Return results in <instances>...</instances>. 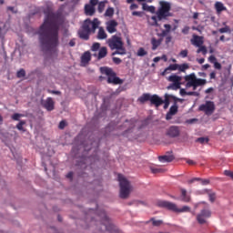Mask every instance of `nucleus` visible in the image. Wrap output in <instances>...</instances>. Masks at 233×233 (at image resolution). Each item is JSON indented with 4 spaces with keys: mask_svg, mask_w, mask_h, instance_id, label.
<instances>
[{
    "mask_svg": "<svg viewBox=\"0 0 233 233\" xmlns=\"http://www.w3.org/2000/svg\"><path fill=\"white\" fill-rule=\"evenodd\" d=\"M148 222H153V226L154 227H159L163 224V221L162 220H155L154 218H151L149 221H147V223Z\"/></svg>",
    "mask_w": 233,
    "mask_h": 233,
    "instance_id": "obj_34",
    "label": "nucleus"
},
{
    "mask_svg": "<svg viewBox=\"0 0 233 233\" xmlns=\"http://www.w3.org/2000/svg\"><path fill=\"white\" fill-rule=\"evenodd\" d=\"M163 38L157 39L156 37L151 38V50L156 51L159 46H161Z\"/></svg>",
    "mask_w": 233,
    "mask_h": 233,
    "instance_id": "obj_19",
    "label": "nucleus"
},
{
    "mask_svg": "<svg viewBox=\"0 0 233 233\" xmlns=\"http://www.w3.org/2000/svg\"><path fill=\"white\" fill-rule=\"evenodd\" d=\"M80 61L84 66L88 65L91 61L90 52H84L83 56L80 57Z\"/></svg>",
    "mask_w": 233,
    "mask_h": 233,
    "instance_id": "obj_20",
    "label": "nucleus"
},
{
    "mask_svg": "<svg viewBox=\"0 0 233 233\" xmlns=\"http://www.w3.org/2000/svg\"><path fill=\"white\" fill-rule=\"evenodd\" d=\"M106 38H107V34L105 32L103 27H99L97 32V39L105 40Z\"/></svg>",
    "mask_w": 233,
    "mask_h": 233,
    "instance_id": "obj_25",
    "label": "nucleus"
},
{
    "mask_svg": "<svg viewBox=\"0 0 233 233\" xmlns=\"http://www.w3.org/2000/svg\"><path fill=\"white\" fill-rule=\"evenodd\" d=\"M196 142H198L199 144H208V137H198L197 138Z\"/></svg>",
    "mask_w": 233,
    "mask_h": 233,
    "instance_id": "obj_36",
    "label": "nucleus"
},
{
    "mask_svg": "<svg viewBox=\"0 0 233 233\" xmlns=\"http://www.w3.org/2000/svg\"><path fill=\"white\" fill-rule=\"evenodd\" d=\"M41 105L47 112H52L55 110V102L52 97H47L46 100H42Z\"/></svg>",
    "mask_w": 233,
    "mask_h": 233,
    "instance_id": "obj_15",
    "label": "nucleus"
},
{
    "mask_svg": "<svg viewBox=\"0 0 233 233\" xmlns=\"http://www.w3.org/2000/svg\"><path fill=\"white\" fill-rule=\"evenodd\" d=\"M98 5V0H90L89 5L94 6Z\"/></svg>",
    "mask_w": 233,
    "mask_h": 233,
    "instance_id": "obj_52",
    "label": "nucleus"
},
{
    "mask_svg": "<svg viewBox=\"0 0 233 233\" xmlns=\"http://www.w3.org/2000/svg\"><path fill=\"white\" fill-rule=\"evenodd\" d=\"M225 176L229 177L233 180V172L230 170H225Z\"/></svg>",
    "mask_w": 233,
    "mask_h": 233,
    "instance_id": "obj_48",
    "label": "nucleus"
},
{
    "mask_svg": "<svg viewBox=\"0 0 233 233\" xmlns=\"http://www.w3.org/2000/svg\"><path fill=\"white\" fill-rule=\"evenodd\" d=\"M132 15H134V16H140V15H141V13L138 12V11H134V12L132 13Z\"/></svg>",
    "mask_w": 233,
    "mask_h": 233,
    "instance_id": "obj_64",
    "label": "nucleus"
},
{
    "mask_svg": "<svg viewBox=\"0 0 233 233\" xmlns=\"http://www.w3.org/2000/svg\"><path fill=\"white\" fill-rule=\"evenodd\" d=\"M95 13H96V9L94 5H85V15H94Z\"/></svg>",
    "mask_w": 233,
    "mask_h": 233,
    "instance_id": "obj_23",
    "label": "nucleus"
},
{
    "mask_svg": "<svg viewBox=\"0 0 233 233\" xmlns=\"http://www.w3.org/2000/svg\"><path fill=\"white\" fill-rule=\"evenodd\" d=\"M190 43L196 47H200L204 44L203 36L193 35V38H191Z\"/></svg>",
    "mask_w": 233,
    "mask_h": 233,
    "instance_id": "obj_18",
    "label": "nucleus"
},
{
    "mask_svg": "<svg viewBox=\"0 0 233 233\" xmlns=\"http://www.w3.org/2000/svg\"><path fill=\"white\" fill-rule=\"evenodd\" d=\"M47 92L48 94L61 96V91H55V90L48 89Z\"/></svg>",
    "mask_w": 233,
    "mask_h": 233,
    "instance_id": "obj_51",
    "label": "nucleus"
},
{
    "mask_svg": "<svg viewBox=\"0 0 233 233\" xmlns=\"http://www.w3.org/2000/svg\"><path fill=\"white\" fill-rule=\"evenodd\" d=\"M200 181H202V184H203L204 186H207V185H208V184L210 183V180H208V179H202V178H201Z\"/></svg>",
    "mask_w": 233,
    "mask_h": 233,
    "instance_id": "obj_60",
    "label": "nucleus"
},
{
    "mask_svg": "<svg viewBox=\"0 0 233 233\" xmlns=\"http://www.w3.org/2000/svg\"><path fill=\"white\" fill-rule=\"evenodd\" d=\"M177 102H174V105L169 107V111L167 112V114H170V115H176L177 113Z\"/></svg>",
    "mask_w": 233,
    "mask_h": 233,
    "instance_id": "obj_31",
    "label": "nucleus"
},
{
    "mask_svg": "<svg viewBox=\"0 0 233 233\" xmlns=\"http://www.w3.org/2000/svg\"><path fill=\"white\" fill-rule=\"evenodd\" d=\"M181 196L183 202L188 203L190 201V197L187 195V191H186V189L181 188Z\"/></svg>",
    "mask_w": 233,
    "mask_h": 233,
    "instance_id": "obj_26",
    "label": "nucleus"
},
{
    "mask_svg": "<svg viewBox=\"0 0 233 233\" xmlns=\"http://www.w3.org/2000/svg\"><path fill=\"white\" fill-rule=\"evenodd\" d=\"M118 181L120 187L119 198L122 199H127L132 191L130 181H128L121 174L118 175Z\"/></svg>",
    "mask_w": 233,
    "mask_h": 233,
    "instance_id": "obj_5",
    "label": "nucleus"
},
{
    "mask_svg": "<svg viewBox=\"0 0 233 233\" xmlns=\"http://www.w3.org/2000/svg\"><path fill=\"white\" fill-rule=\"evenodd\" d=\"M108 46L112 50H116L113 52V56L116 55H127V50L125 48L124 43L122 41V38L117 35H113L108 40Z\"/></svg>",
    "mask_w": 233,
    "mask_h": 233,
    "instance_id": "obj_4",
    "label": "nucleus"
},
{
    "mask_svg": "<svg viewBox=\"0 0 233 233\" xmlns=\"http://www.w3.org/2000/svg\"><path fill=\"white\" fill-rule=\"evenodd\" d=\"M26 76V71H25V69H20L19 71H17L16 73V76L17 78H23Z\"/></svg>",
    "mask_w": 233,
    "mask_h": 233,
    "instance_id": "obj_35",
    "label": "nucleus"
},
{
    "mask_svg": "<svg viewBox=\"0 0 233 233\" xmlns=\"http://www.w3.org/2000/svg\"><path fill=\"white\" fill-rule=\"evenodd\" d=\"M172 40V37L170 35L167 36V38H165V44L168 45L170 44Z\"/></svg>",
    "mask_w": 233,
    "mask_h": 233,
    "instance_id": "obj_57",
    "label": "nucleus"
},
{
    "mask_svg": "<svg viewBox=\"0 0 233 233\" xmlns=\"http://www.w3.org/2000/svg\"><path fill=\"white\" fill-rule=\"evenodd\" d=\"M171 11V4L170 2L167 1H160L159 7L157 12H156V15L157 16H151V20H153V26H158L157 21L167 20L168 17L172 16Z\"/></svg>",
    "mask_w": 233,
    "mask_h": 233,
    "instance_id": "obj_3",
    "label": "nucleus"
},
{
    "mask_svg": "<svg viewBox=\"0 0 233 233\" xmlns=\"http://www.w3.org/2000/svg\"><path fill=\"white\" fill-rule=\"evenodd\" d=\"M189 30H190V27L186 25L185 27L182 28V31L181 33L185 35H187L189 34Z\"/></svg>",
    "mask_w": 233,
    "mask_h": 233,
    "instance_id": "obj_44",
    "label": "nucleus"
},
{
    "mask_svg": "<svg viewBox=\"0 0 233 233\" xmlns=\"http://www.w3.org/2000/svg\"><path fill=\"white\" fill-rule=\"evenodd\" d=\"M180 133H181L180 127L172 126L167 129L166 135L168 137L176 138L180 137Z\"/></svg>",
    "mask_w": 233,
    "mask_h": 233,
    "instance_id": "obj_14",
    "label": "nucleus"
},
{
    "mask_svg": "<svg viewBox=\"0 0 233 233\" xmlns=\"http://www.w3.org/2000/svg\"><path fill=\"white\" fill-rule=\"evenodd\" d=\"M148 55V52L145 50L144 47H140L137 49V56L138 57H144Z\"/></svg>",
    "mask_w": 233,
    "mask_h": 233,
    "instance_id": "obj_29",
    "label": "nucleus"
},
{
    "mask_svg": "<svg viewBox=\"0 0 233 233\" xmlns=\"http://www.w3.org/2000/svg\"><path fill=\"white\" fill-rule=\"evenodd\" d=\"M165 31L170 32L171 31V25L169 24L164 25Z\"/></svg>",
    "mask_w": 233,
    "mask_h": 233,
    "instance_id": "obj_53",
    "label": "nucleus"
},
{
    "mask_svg": "<svg viewBox=\"0 0 233 233\" xmlns=\"http://www.w3.org/2000/svg\"><path fill=\"white\" fill-rule=\"evenodd\" d=\"M147 12H154L155 11V7H154V5H149V7H147Z\"/></svg>",
    "mask_w": 233,
    "mask_h": 233,
    "instance_id": "obj_63",
    "label": "nucleus"
},
{
    "mask_svg": "<svg viewBox=\"0 0 233 233\" xmlns=\"http://www.w3.org/2000/svg\"><path fill=\"white\" fill-rule=\"evenodd\" d=\"M106 56H107V48L101 47L100 50L98 51L97 59L100 60L102 58H105Z\"/></svg>",
    "mask_w": 233,
    "mask_h": 233,
    "instance_id": "obj_27",
    "label": "nucleus"
},
{
    "mask_svg": "<svg viewBox=\"0 0 233 233\" xmlns=\"http://www.w3.org/2000/svg\"><path fill=\"white\" fill-rule=\"evenodd\" d=\"M175 157L174 155H164V156H159L158 157V161L162 162V163H170L172 161H174Z\"/></svg>",
    "mask_w": 233,
    "mask_h": 233,
    "instance_id": "obj_22",
    "label": "nucleus"
},
{
    "mask_svg": "<svg viewBox=\"0 0 233 233\" xmlns=\"http://www.w3.org/2000/svg\"><path fill=\"white\" fill-rule=\"evenodd\" d=\"M25 116L23 114L20 113H15L13 114V116H11V119L14 121H20V118L24 117Z\"/></svg>",
    "mask_w": 233,
    "mask_h": 233,
    "instance_id": "obj_33",
    "label": "nucleus"
},
{
    "mask_svg": "<svg viewBox=\"0 0 233 233\" xmlns=\"http://www.w3.org/2000/svg\"><path fill=\"white\" fill-rule=\"evenodd\" d=\"M187 96L198 97L199 93L197 92V91H189V92L187 93Z\"/></svg>",
    "mask_w": 233,
    "mask_h": 233,
    "instance_id": "obj_45",
    "label": "nucleus"
},
{
    "mask_svg": "<svg viewBox=\"0 0 233 233\" xmlns=\"http://www.w3.org/2000/svg\"><path fill=\"white\" fill-rule=\"evenodd\" d=\"M197 181H201V178L200 177H194L190 180H187V184L192 185L193 183H195Z\"/></svg>",
    "mask_w": 233,
    "mask_h": 233,
    "instance_id": "obj_47",
    "label": "nucleus"
},
{
    "mask_svg": "<svg viewBox=\"0 0 233 233\" xmlns=\"http://www.w3.org/2000/svg\"><path fill=\"white\" fill-rule=\"evenodd\" d=\"M218 33H220V34L230 33V29L228 26H225V27L218 29Z\"/></svg>",
    "mask_w": 233,
    "mask_h": 233,
    "instance_id": "obj_40",
    "label": "nucleus"
},
{
    "mask_svg": "<svg viewBox=\"0 0 233 233\" xmlns=\"http://www.w3.org/2000/svg\"><path fill=\"white\" fill-rule=\"evenodd\" d=\"M212 215V212L208 207L203 208L200 210L199 214L197 215L196 219L197 222L199 223V225H204L207 223V219L210 218Z\"/></svg>",
    "mask_w": 233,
    "mask_h": 233,
    "instance_id": "obj_11",
    "label": "nucleus"
},
{
    "mask_svg": "<svg viewBox=\"0 0 233 233\" xmlns=\"http://www.w3.org/2000/svg\"><path fill=\"white\" fill-rule=\"evenodd\" d=\"M160 208H167L169 211H173L175 213H186L190 211V208L188 206H183L181 208H177V206L173 202L162 201L159 202Z\"/></svg>",
    "mask_w": 233,
    "mask_h": 233,
    "instance_id": "obj_9",
    "label": "nucleus"
},
{
    "mask_svg": "<svg viewBox=\"0 0 233 233\" xmlns=\"http://www.w3.org/2000/svg\"><path fill=\"white\" fill-rule=\"evenodd\" d=\"M151 172H153V174L163 173V172H165V169L157 168V167H151Z\"/></svg>",
    "mask_w": 233,
    "mask_h": 233,
    "instance_id": "obj_41",
    "label": "nucleus"
},
{
    "mask_svg": "<svg viewBox=\"0 0 233 233\" xmlns=\"http://www.w3.org/2000/svg\"><path fill=\"white\" fill-rule=\"evenodd\" d=\"M202 194H208L209 202L215 203L217 195L214 191H211L210 189H205L202 191Z\"/></svg>",
    "mask_w": 233,
    "mask_h": 233,
    "instance_id": "obj_21",
    "label": "nucleus"
},
{
    "mask_svg": "<svg viewBox=\"0 0 233 233\" xmlns=\"http://www.w3.org/2000/svg\"><path fill=\"white\" fill-rule=\"evenodd\" d=\"M137 101L140 104H145L147 101H150L151 105H154L156 107H159L163 105V99L158 96V95H150L148 93H145L140 97L137 98Z\"/></svg>",
    "mask_w": 233,
    "mask_h": 233,
    "instance_id": "obj_8",
    "label": "nucleus"
},
{
    "mask_svg": "<svg viewBox=\"0 0 233 233\" xmlns=\"http://www.w3.org/2000/svg\"><path fill=\"white\" fill-rule=\"evenodd\" d=\"M106 32H108L109 34L116 33V27L118 26V23L116 22V20H109L108 22H106Z\"/></svg>",
    "mask_w": 233,
    "mask_h": 233,
    "instance_id": "obj_16",
    "label": "nucleus"
},
{
    "mask_svg": "<svg viewBox=\"0 0 233 233\" xmlns=\"http://www.w3.org/2000/svg\"><path fill=\"white\" fill-rule=\"evenodd\" d=\"M214 65V68L218 69V70H220L221 69V64L220 63H213Z\"/></svg>",
    "mask_w": 233,
    "mask_h": 233,
    "instance_id": "obj_54",
    "label": "nucleus"
},
{
    "mask_svg": "<svg viewBox=\"0 0 233 233\" xmlns=\"http://www.w3.org/2000/svg\"><path fill=\"white\" fill-rule=\"evenodd\" d=\"M214 7L216 8V11L218 14H220L226 11V6L222 2H216V4L214 5Z\"/></svg>",
    "mask_w": 233,
    "mask_h": 233,
    "instance_id": "obj_24",
    "label": "nucleus"
},
{
    "mask_svg": "<svg viewBox=\"0 0 233 233\" xmlns=\"http://www.w3.org/2000/svg\"><path fill=\"white\" fill-rule=\"evenodd\" d=\"M138 8V5L137 4H132L131 6H129V9L131 10H136Z\"/></svg>",
    "mask_w": 233,
    "mask_h": 233,
    "instance_id": "obj_58",
    "label": "nucleus"
},
{
    "mask_svg": "<svg viewBox=\"0 0 233 233\" xmlns=\"http://www.w3.org/2000/svg\"><path fill=\"white\" fill-rule=\"evenodd\" d=\"M170 98H173L174 99V103H177V101H179V102H183L184 100L181 99V98H177L175 97L174 96L172 95H165V99L163 100V104H164V109H167L168 108V106L170 105Z\"/></svg>",
    "mask_w": 233,
    "mask_h": 233,
    "instance_id": "obj_17",
    "label": "nucleus"
},
{
    "mask_svg": "<svg viewBox=\"0 0 233 233\" xmlns=\"http://www.w3.org/2000/svg\"><path fill=\"white\" fill-rule=\"evenodd\" d=\"M171 71H172L171 69H167V67L162 72V76H167V75L170 74Z\"/></svg>",
    "mask_w": 233,
    "mask_h": 233,
    "instance_id": "obj_55",
    "label": "nucleus"
},
{
    "mask_svg": "<svg viewBox=\"0 0 233 233\" xmlns=\"http://www.w3.org/2000/svg\"><path fill=\"white\" fill-rule=\"evenodd\" d=\"M98 217L101 218L102 225H104L106 231L113 233L116 232V228L110 221L108 217L106 215V212L102 210Z\"/></svg>",
    "mask_w": 233,
    "mask_h": 233,
    "instance_id": "obj_10",
    "label": "nucleus"
},
{
    "mask_svg": "<svg viewBox=\"0 0 233 233\" xmlns=\"http://www.w3.org/2000/svg\"><path fill=\"white\" fill-rule=\"evenodd\" d=\"M100 72L102 75L108 76V79L106 80V82H108V84H113V85H122L123 84V80L121 78H119L118 76H116V73L114 72V70L112 68L107 67V66H102V67H100Z\"/></svg>",
    "mask_w": 233,
    "mask_h": 233,
    "instance_id": "obj_7",
    "label": "nucleus"
},
{
    "mask_svg": "<svg viewBox=\"0 0 233 233\" xmlns=\"http://www.w3.org/2000/svg\"><path fill=\"white\" fill-rule=\"evenodd\" d=\"M175 116L174 114H170V113H167V117L166 119L168 121V120H171L172 119V116Z\"/></svg>",
    "mask_w": 233,
    "mask_h": 233,
    "instance_id": "obj_61",
    "label": "nucleus"
},
{
    "mask_svg": "<svg viewBox=\"0 0 233 233\" xmlns=\"http://www.w3.org/2000/svg\"><path fill=\"white\" fill-rule=\"evenodd\" d=\"M208 62L211 63V64H215L217 63V58L215 56H209L208 57Z\"/></svg>",
    "mask_w": 233,
    "mask_h": 233,
    "instance_id": "obj_49",
    "label": "nucleus"
},
{
    "mask_svg": "<svg viewBox=\"0 0 233 233\" xmlns=\"http://www.w3.org/2000/svg\"><path fill=\"white\" fill-rule=\"evenodd\" d=\"M182 79L183 78L181 76H178L177 75H171L170 76H168L167 78L168 82H171L173 84L169 85L167 89H172V90L180 89Z\"/></svg>",
    "mask_w": 233,
    "mask_h": 233,
    "instance_id": "obj_12",
    "label": "nucleus"
},
{
    "mask_svg": "<svg viewBox=\"0 0 233 233\" xmlns=\"http://www.w3.org/2000/svg\"><path fill=\"white\" fill-rule=\"evenodd\" d=\"M67 127V124L66 120H62L60 124H58V129H65V127Z\"/></svg>",
    "mask_w": 233,
    "mask_h": 233,
    "instance_id": "obj_43",
    "label": "nucleus"
},
{
    "mask_svg": "<svg viewBox=\"0 0 233 233\" xmlns=\"http://www.w3.org/2000/svg\"><path fill=\"white\" fill-rule=\"evenodd\" d=\"M178 56H180L181 58H187L188 56V50L187 49L181 50V52L178 53Z\"/></svg>",
    "mask_w": 233,
    "mask_h": 233,
    "instance_id": "obj_38",
    "label": "nucleus"
},
{
    "mask_svg": "<svg viewBox=\"0 0 233 233\" xmlns=\"http://www.w3.org/2000/svg\"><path fill=\"white\" fill-rule=\"evenodd\" d=\"M104 9H105V2L98 3L97 11L101 13L104 11Z\"/></svg>",
    "mask_w": 233,
    "mask_h": 233,
    "instance_id": "obj_42",
    "label": "nucleus"
},
{
    "mask_svg": "<svg viewBox=\"0 0 233 233\" xmlns=\"http://www.w3.org/2000/svg\"><path fill=\"white\" fill-rule=\"evenodd\" d=\"M169 33L168 31L163 30L162 33H160V37H166Z\"/></svg>",
    "mask_w": 233,
    "mask_h": 233,
    "instance_id": "obj_56",
    "label": "nucleus"
},
{
    "mask_svg": "<svg viewBox=\"0 0 233 233\" xmlns=\"http://www.w3.org/2000/svg\"><path fill=\"white\" fill-rule=\"evenodd\" d=\"M185 81L187 82V87H193V90H197L198 86H203L207 84L206 79L198 78L195 73H191L185 76Z\"/></svg>",
    "mask_w": 233,
    "mask_h": 233,
    "instance_id": "obj_6",
    "label": "nucleus"
},
{
    "mask_svg": "<svg viewBox=\"0 0 233 233\" xmlns=\"http://www.w3.org/2000/svg\"><path fill=\"white\" fill-rule=\"evenodd\" d=\"M189 69V65L187 63H183L181 65H178L177 70L178 72L185 73L186 70Z\"/></svg>",
    "mask_w": 233,
    "mask_h": 233,
    "instance_id": "obj_28",
    "label": "nucleus"
},
{
    "mask_svg": "<svg viewBox=\"0 0 233 233\" xmlns=\"http://www.w3.org/2000/svg\"><path fill=\"white\" fill-rule=\"evenodd\" d=\"M215 103L211 101H208L202 106H199V111L205 112V115L211 116L215 112Z\"/></svg>",
    "mask_w": 233,
    "mask_h": 233,
    "instance_id": "obj_13",
    "label": "nucleus"
},
{
    "mask_svg": "<svg viewBox=\"0 0 233 233\" xmlns=\"http://www.w3.org/2000/svg\"><path fill=\"white\" fill-rule=\"evenodd\" d=\"M105 15L108 17H112L114 15V9L113 8L106 9Z\"/></svg>",
    "mask_w": 233,
    "mask_h": 233,
    "instance_id": "obj_39",
    "label": "nucleus"
},
{
    "mask_svg": "<svg viewBox=\"0 0 233 233\" xmlns=\"http://www.w3.org/2000/svg\"><path fill=\"white\" fill-rule=\"evenodd\" d=\"M99 23L98 19L84 20L82 26L78 30V37L84 41H88L91 34H95L96 30L98 28Z\"/></svg>",
    "mask_w": 233,
    "mask_h": 233,
    "instance_id": "obj_2",
    "label": "nucleus"
},
{
    "mask_svg": "<svg viewBox=\"0 0 233 233\" xmlns=\"http://www.w3.org/2000/svg\"><path fill=\"white\" fill-rule=\"evenodd\" d=\"M26 125V120H20L19 124L16 125V129L22 132H25L26 130L24 128V126Z\"/></svg>",
    "mask_w": 233,
    "mask_h": 233,
    "instance_id": "obj_30",
    "label": "nucleus"
},
{
    "mask_svg": "<svg viewBox=\"0 0 233 233\" xmlns=\"http://www.w3.org/2000/svg\"><path fill=\"white\" fill-rule=\"evenodd\" d=\"M46 20L39 27V44L44 53L55 51L59 45V22L61 15L48 7L44 10Z\"/></svg>",
    "mask_w": 233,
    "mask_h": 233,
    "instance_id": "obj_1",
    "label": "nucleus"
},
{
    "mask_svg": "<svg viewBox=\"0 0 233 233\" xmlns=\"http://www.w3.org/2000/svg\"><path fill=\"white\" fill-rule=\"evenodd\" d=\"M178 66H179V64H171L167 68V70L177 71Z\"/></svg>",
    "mask_w": 233,
    "mask_h": 233,
    "instance_id": "obj_37",
    "label": "nucleus"
},
{
    "mask_svg": "<svg viewBox=\"0 0 233 233\" xmlns=\"http://www.w3.org/2000/svg\"><path fill=\"white\" fill-rule=\"evenodd\" d=\"M197 48H198V49H197V54L202 53L204 56L207 55L208 49H207L206 46H197Z\"/></svg>",
    "mask_w": 233,
    "mask_h": 233,
    "instance_id": "obj_32",
    "label": "nucleus"
},
{
    "mask_svg": "<svg viewBox=\"0 0 233 233\" xmlns=\"http://www.w3.org/2000/svg\"><path fill=\"white\" fill-rule=\"evenodd\" d=\"M100 48V44L99 43H95L93 44L92 47H91V51H98Z\"/></svg>",
    "mask_w": 233,
    "mask_h": 233,
    "instance_id": "obj_46",
    "label": "nucleus"
},
{
    "mask_svg": "<svg viewBox=\"0 0 233 233\" xmlns=\"http://www.w3.org/2000/svg\"><path fill=\"white\" fill-rule=\"evenodd\" d=\"M113 62L115 65H120L122 63V59L118 58V57H113Z\"/></svg>",
    "mask_w": 233,
    "mask_h": 233,
    "instance_id": "obj_50",
    "label": "nucleus"
},
{
    "mask_svg": "<svg viewBox=\"0 0 233 233\" xmlns=\"http://www.w3.org/2000/svg\"><path fill=\"white\" fill-rule=\"evenodd\" d=\"M187 94H188V92L186 91L185 89L180 90V95H181L182 96H187Z\"/></svg>",
    "mask_w": 233,
    "mask_h": 233,
    "instance_id": "obj_62",
    "label": "nucleus"
},
{
    "mask_svg": "<svg viewBox=\"0 0 233 233\" xmlns=\"http://www.w3.org/2000/svg\"><path fill=\"white\" fill-rule=\"evenodd\" d=\"M69 46H70V47L76 46V40H75V39H71V40H70V42H69Z\"/></svg>",
    "mask_w": 233,
    "mask_h": 233,
    "instance_id": "obj_59",
    "label": "nucleus"
}]
</instances>
